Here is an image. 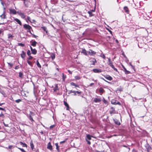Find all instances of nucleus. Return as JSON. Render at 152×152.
<instances>
[{"mask_svg": "<svg viewBox=\"0 0 152 152\" xmlns=\"http://www.w3.org/2000/svg\"><path fill=\"white\" fill-rule=\"evenodd\" d=\"M27 19L28 20H29L30 21L31 18H30L29 16H27Z\"/></svg>", "mask_w": 152, "mask_h": 152, "instance_id": "nucleus-59", "label": "nucleus"}, {"mask_svg": "<svg viewBox=\"0 0 152 152\" xmlns=\"http://www.w3.org/2000/svg\"><path fill=\"white\" fill-rule=\"evenodd\" d=\"M102 101L105 104H108V102H107V101L104 98H103V100H102Z\"/></svg>", "mask_w": 152, "mask_h": 152, "instance_id": "nucleus-31", "label": "nucleus"}, {"mask_svg": "<svg viewBox=\"0 0 152 152\" xmlns=\"http://www.w3.org/2000/svg\"><path fill=\"white\" fill-rule=\"evenodd\" d=\"M93 71L95 73H99L101 72L102 70L100 69H93Z\"/></svg>", "mask_w": 152, "mask_h": 152, "instance_id": "nucleus-11", "label": "nucleus"}, {"mask_svg": "<svg viewBox=\"0 0 152 152\" xmlns=\"http://www.w3.org/2000/svg\"><path fill=\"white\" fill-rule=\"evenodd\" d=\"M88 53L91 56L95 55L96 54V53L92 50L90 49L88 52Z\"/></svg>", "mask_w": 152, "mask_h": 152, "instance_id": "nucleus-12", "label": "nucleus"}, {"mask_svg": "<svg viewBox=\"0 0 152 152\" xmlns=\"http://www.w3.org/2000/svg\"><path fill=\"white\" fill-rule=\"evenodd\" d=\"M16 147L18 148L22 152H26V151H25L23 149L18 147L17 146H16Z\"/></svg>", "mask_w": 152, "mask_h": 152, "instance_id": "nucleus-37", "label": "nucleus"}, {"mask_svg": "<svg viewBox=\"0 0 152 152\" xmlns=\"http://www.w3.org/2000/svg\"><path fill=\"white\" fill-rule=\"evenodd\" d=\"M123 68L124 69V71L125 72V73L126 74H128L130 73V72L128 70H127L126 69L125 67L123 66Z\"/></svg>", "mask_w": 152, "mask_h": 152, "instance_id": "nucleus-21", "label": "nucleus"}, {"mask_svg": "<svg viewBox=\"0 0 152 152\" xmlns=\"http://www.w3.org/2000/svg\"><path fill=\"white\" fill-rule=\"evenodd\" d=\"M0 17L2 19H4L6 18V15H5V11H4L3 14L0 15Z\"/></svg>", "mask_w": 152, "mask_h": 152, "instance_id": "nucleus-14", "label": "nucleus"}, {"mask_svg": "<svg viewBox=\"0 0 152 152\" xmlns=\"http://www.w3.org/2000/svg\"><path fill=\"white\" fill-rule=\"evenodd\" d=\"M110 115H111L115 114L116 112L115 108L113 107H111L110 109Z\"/></svg>", "mask_w": 152, "mask_h": 152, "instance_id": "nucleus-6", "label": "nucleus"}, {"mask_svg": "<svg viewBox=\"0 0 152 152\" xmlns=\"http://www.w3.org/2000/svg\"><path fill=\"white\" fill-rule=\"evenodd\" d=\"M124 10L125 11V12L127 14H129V11L128 7L126 6H125L124 8Z\"/></svg>", "mask_w": 152, "mask_h": 152, "instance_id": "nucleus-20", "label": "nucleus"}, {"mask_svg": "<svg viewBox=\"0 0 152 152\" xmlns=\"http://www.w3.org/2000/svg\"><path fill=\"white\" fill-rule=\"evenodd\" d=\"M18 45L21 47H24L25 46V44L22 43H18Z\"/></svg>", "mask_w": 152, "mask_h": 152, "instance_id": "nucleus-40", "label": "nucleus"}, {"mask_svg": "<svg viewBox=\"0 0 152 152\" xmlns=\"http://www.w3.org/2000/svg\"><path fill=\"white\" fill-rule=\"evenodd\" d=\"M17 13L23 19L25 18L26 15L23 13L19 11L17 12Z\"/></svg>", "mask_w": 152, "mask_h": 152, "instance_id": "nucleus-5", "label": "nucleus"}, {"mask_svg": "<svg viewBox=\"0 0 152 152\" xmlns=\"http://www.w3.org/2000/svg\"><path fill=\"white\" fill-rule=\"evenodd\" d=\"M37 44V42L35 41H34L33 42H32L31 45V46L33 47H35L36 46Z\"/></svg>", "mask_w": 152, "mask_h": 152, "instance_id": "nucleus-23", "label": "nucleus"}, {"mask_svg": "<svg viewBox=\"0 0 152 152\" xmlns=\"http://www.w3.org/2000/svg\"><path fill=\"white\" fill-rule=\"evenodd\" d=\"M90 62L91 64L94 65L96 62V61L94 58H91L90 59Z\"/></svg>", "mask_w": 152, "mask_h": 152, "instance_id": "nucleus-4", "label": "nucleus"}, {"mask_svg": "<svg viewBox=\"0 0 152 152\" xmlns=\"http://www.w3.org/2000/svg\"><path fill=\"white\" fill-rule=\"evenodd\" d=\"M68 72L70 74H72V72L70 70H68Z\"/></svg>", "mask_w": 152, "mask_h": 152, "instance_id": "nucleus-63", "label": "nucleus"}, {"mask_svg": "<svg viewBox=\"0 0 152 152\" xmlns=\"http://www.w3.org/2000/svg\"><path fill=\"white\" fill-rule=\"evenodd\" d=\"M86 141L87 142V143L89 145H90L91 144V143L90 141H89L88 140H86Z\"/></svg>", "mask_w": 152, "mask_h": 152, "instance_id": "nucleus-58", "label": "nucleus"}, {"mask_svg": "<svg viewBox=\"0 0 152 152\" xmlns=\"http://www.w3.org/2000/svg\"><path fill=\"white\" fill-rule=\"evenodd\" d=\"M75 91L70 90L69 91V93L70 94L71 93H74L75 94Z\"/></svg>", "mask_w": 152, "mask_h": 152, "instance_id": "nucleus-48", "label": "nucleus"}, {"mask_svg": "<svg viewBox=\"0 0 152 152\" xmlns=\"http://www.w3.org/2000/svg\"><path fill=\"white\" fill-rule=\"evenodd\" d=\"M101 101V99L100 98H94V101L96 103L100 102Z\"/></svg>", "mask_w": 152, "mask_h": 152, "instance_id": "nucleus-18", "label": "nucleus"}, {"mask_svg": "<svg viewBox=\"0 0 152 152\" xmlns=\"http://www.w3.org/2000/svg\"><path fill=\"white\" fill-rule=\"evenodd\" d=\"M30 146H31V149L32 150H33L34 148V144L33 143L32 141H31L30 142Z\"/></svg>", "mask_w": 152, "mask_h": 152, "instance_id": "nucleus-24", "label": "nucleus"}, {"mask_svg": "<svg viewBox=\"0 0 152 152\" xmlns=\"http://www.w3.org/2000/svg\"><path fill=\"white\" fill-rule=\"evenodd\" d=\"M58 90V86L57 84H55V87L53 88V90L54 91H56L57 90Z\"/></svg>", "mask_w": 152, "mask_h": 152, "instance_id": "nucleus-27", "label": "nucleus"}, {"mask_svg": "<svg viewBox=\"0 0 152 152\" xmlns=\"http://www.w3.org/2000/svg\"><path fill=\"white\" fill-rule=\"evenodd\" d=\"M62 78H63V80H64L65 79V78L66 77V76H65L64 75V74L63 73H62Z\"/></svg>", "mask_w": 152, "mask_h": 152, "instance_id": "nucleus-52", "label": "nucleus"}, {"mask_svg": "<svg viewBox=\"0 0 152 152\" xmlns=\"http://www.w3.org/2000/svg\"><path fill=\"white\" fill-rule=\"evenodd\" d=\"M19 66H17L15 68V69H19Z\"/></svg>", "mask_w": 152, "mask_h": 152, "instance_id": "nucleus-56", "label": "nucleus"}, {"mask_svg": "<svg viewBox=\"0 0 152 152\" xmlns=\"http://www.w3.org/2000/svg\"><path fill=\"white\" fill-rule=\"evenodd\" d=\"M29 118L30 120H31L32 122L34 121L32 116L31 115H29Z\"/></svg>", "mask_w": 152, "mask_h": 152, "instance_id": "nucleus-42", "label": "nucleus"}, {"mask_svg": "<svg viewBox=\"0 0 152 152\" xmlns=\"http://www.w3.org/2000/svg\"><path fill=\"white\" fill-rule=\"evenodd\" d=\"M36 64H37V66L39 68H41V65H40V64L38 61L37 60V62H36Z\"/></svg>", "mask_w": 152, "mask_h": 152, "instance_id": "nucleus-28", "label": "nucleus"}, {"mask_svg": "<svg viewBox=\"0 0 152 152\" xmlns=\"http://www.w3.org/2000/svg\"><path fill=\"white\" fill-rule=\"evenodd\" d=\"M55 145L56 146V149L58 151V152H59V146L58 145V144L57 143H56L55 144Z\"/></svg>", "mask_w": 152, "mask_h": 152, "instance_id": "nucleus-29", "label": "nucleus"}, {"mask_svg": "<svg viewBox=\"0 0 152 152\" xmlns=\"http://www.w3.org/2000/svg\"><path fill=\"white\" fill-rule=\"evenodd\" d=\"M86 137L89 140H90L91 139L92 136L89 134H88L87 135Z\"/></svg>", "mask_w": 152, "mask_h": 152, "instance_id": "nucleus-35", "label": "nucleus"}, {"mask_svg": "<svg viewBox=\"0 0 152 152\" xmlns=\"http://www.w3.org/2000/svg\"><path fill=\"white\" fill-rule=\"evenodd\" d=\"M8 65L11 68H12V66L13 65V64H12L8 63Z\"/></svg>", "mask_w": 152, "mask_h": 152, "instance_id": "nucleus-47", "label": "nucleus"}, {"mask_svg": "<svg viewBox=\"0 0 152 152\" xmlns=\"http://www.w3.org/2000/svg\"><path fill=\"white\" fill-rule=\"evenodd\" d=\"M27 54L28 56H29L31 54V53L29 50H28L27 51Z\"/></svg>", "mask_w": 152, "mask_h": 152, "instance_id": "nucleus-46", "label": "nucleus"}, {"mask_svg": "<svg viewBox=\"0 0 152 152\" xmlns=\"http://www.w3.org/2000/svg\"><path fill=\"white\" fill-rule=\"evenodd\" d=\"M51 57L52 58V60H53L55 58V55L53 53L51 55Z\"/></svg>", "mask_w": 152, "mask_h": 152, "instance_id": "nucleus-38", "label": "nucleus"}, {"mask_svg": "<svg viewBox=\"0 0 152 152\" xmlns=\"http://www.w3.org/2000/svg\"><path fill=\"white\" fill-rule=\"evenodd\" d=\"M47 148L51 151H52L53 150V147L51 145L50 142H49L48 143Z\"/></svg>", "mask_w": 152, "mask_h": 152, "instance_id": "nucleus-10", "label": "nucleus"}, {"mask_svg": "<svg viewBox=\"0 0 152 152\" xmlns=\"http://www.w3.org/2000/svg\"><path fill=\"white\" fill-rule=\"evenodd\" d=\"M104 91V90L102 88H100L99 89V92L100 95H102Z\"/></svg>", "mask_w": 152, "mask_h": 152, "instance_id": "nucleus-19", "label": "nucleus"}, {"mask_svg": "<svg viewBox=\"0 0 152 152\" xmlns=\"http://www.w3.org/2000/svg\"><path fill=\"white\" fill-rule=\"evenodd\" d=\"M76 93H77L78 94H80L81 93V92L77 91H75V95H76Z\"/></svg>", "mask_w": 152, "mask_h": 152, "instance_id": "nucleus-51", "label": "nucleus"}, {"mask_svg": "<svg viewBox=\"0 0 152 152\" xmlns=\"http://www.w3.org/2000/svg\"><path fill=\"white\" fill-rule=\"evenodd\" d=\"M55 126V125H51L50 127V129H52Z\"/></svg>", "mask_w": 152, "mask_h": 152, "instance_id": "nucleus-49", "label": "nucleus"}, {"mask_svg": "<svg viewBox=\"0 0 152 152\" xmlns=\"http://www.w3.org/2000/svg\"><path fill=\"white\" fill-rule=\"evenodd\" d=\"M13 146L12 145H9V146L8 148L10 149H11L12 148V147Z\"/></svg>", "mask_w": 152, "mask_h": 152, "instance_id": "nucleus-62", "label": "nucleus"}, {"mask_svg": "<svg viewBox=\"0 0 152 152\" xmlns=\"http://www.w3.org/2000/svg\"><path fill=\"white\" fill-rule=\"evenodd\" d=\"M100 56L101 57H102V58H104V59H105V58H106V57H105V55H104V54H103V53H102L101 54V55Z\"/></svg>", "mask_w": 152, "mask_h": 152, "instance_id": "nucleus-36", "label": "nucleus"}, {"mask_svg": "<svg viewBox=\"0 0 152 152\" xmlns=\"http://www.w3.org/2000/svg\"><path fill=\"white\" fill-rule=\"evenodd\" d=\"M21 101V99H18L15 101V102L17 103H19Z\"/></svg>", "mask_w": 152, "mask_h": 152, "instance_id": "nucleus-45", "label": "nucleus"}, {"mask_svg": "<svg viewBox=\"0 0 152 152\" xmlns=\"http://www.w3.org/2000/svg\"><path fill=\"white\" fill-rule=\"evenodd\" d=\"M104 77L106 79L110 81L111 80L113 79L112 77L109 75L104 76Z\"/></svg>", "mask_w": 152, "mask_h": 152, "instance_id": "nucleus-13", "label": "nucleus"}, {"mask_svg": "<svg viewBox=\"0 0 152 152\" xmlns=\"http://www.w3.org/2000/svg\"><path fill=\"white\" fill-rule=\"evenodd\" d=\"M88 13L89 14V16L91 17L94 16L91 11H89L88 12Z\"/></svg>", "mask_w": 152, "mask_h": 152, "instance_id": "nucleus-41", "label": "nucleus"}, {"mask_svg": "<svg viewBox=\"0 0 152 152\" xmlns=\"http://www.w3.org/2000/svg\"><path fill=\"white\" fill-rule=\"evenodd\" d=\"M33 57H32V56H29V57H28V60H31V59H32V58H33Z\"/></svg>", "mask_w": 152, "mask_h": 152, "instance_id": "nucleus-53", "label": "nucleus"}, {"mask_svg": "<svg viewBox=\"0 0 152 152\" xmlns=\"http://www.w3.org/2000/svg\"><path fill=\"white\" fill-rule=\"evenodd\" d=\"M116 102V104H118L119 105H121V103L118 101H117V102Z\"/></svg>", "mask_w": 152, "mask_h": 152, "instance_id": "nucleus-57", "label": "nucleus"}, {"mask_svg": "<svg viewBox=\"0 0 152 152\" xmlns=\"http://www.w3.org/2000/svg\"><path fill=\"white\" fill-rule=\"evenodd\" d=\"M14 18V20L18 24H19L20 25H22V23L20 20L18 18Z\"/></svg>", "mask_w": 152, "mask_h": 152, "instance_id": "nucleus-17", "label": "nucleus"}, {"mask_svg": "<svg viewBox=\"0 0 152 152\" xmlns=\"http://www.w3.org/2000/svg\"><path fill=\"white\" fill-rule=\"evenodd\" d=\"M113 121L114 122L115 124L118 126H119L121 124V123L119 121L116 119H113Z\"/></svg>", "mask_w": 152, "mask_h": 152, "instance_id": "nucleus-9", "label": "nucleus"}, {"mask_svg": "<svg viewBox=\"0 0 152 152\" xmlns=\"http://www.w3.org/2000/svg\"><path fill=\"white\" fill-rule=\"evenodd\" d=\"M129 64V65L131 66L132 68V69H134V68H135L134 67L132 64L131 63H130Z\"/></svg>", "mask_w": 152, "mask_h": 152, "instance_id": "nucleus-50", "label": "nucleus"}, {"mask_svg": "<svg viewBox=\"0 0 152 152\" xmlns=\"http://www.w3.org/2000/svg\"><path fill=\"white\" fill-rule=\"evenodd\" d=\"M75 80H80V77L78 76H75Z\"/></svg>", "mask_w": 152, "mask_h": 152, "instance_id": "nucleus-43", "label": "nucleus"}, {"mask_svg": "<svg viewBox=\"0 0 152 152\" xmlns=\"http://www.w3.org/2000/svg\"><path fill=\"white\" fill-rule=\"evenodd\" d=\"M108 59V62H107V64L110 66L112 68H113L114 71L116 72H118V71L117 69L115 68L113 64V62L112 61H111V60L110 58H107Z\"/></svg>", "mask_w": 152, "mask_h": 152, "instance_id": "nucleus-1", "label": "nucleus"}, {"mask_svg": "<svg viewBox=\"0 0 152 152\" xmlns=\"http://www.w3.org/2000/svg\"><path fill=\"white\" fill-rule=\"evenodd\" d=\"M101 79H102L103 80H104V81H105V82H107V83H110V82H108V81H107L106 80H105V79H104V78H103L102 77V78H101Z\"/></svg>", "mask_w": 152, "mask_h": 152, "instance_id": "nucleus-54", "label": "nucleus"}, {"mask_svg": "<svg viewBox=\"0 0 152 152\" xmlns=\"http://www.w3.org/2000/svg\"><path fill=\"white\" fill-rule=\"evenodd\" d=\"M4 124L6 127H8L9 126L8 124H5L4 122Z\"/></svg>", "mask_w": 152, "mask_h": 152, "instance_id": "nucleus-60", "label": "nucleus"}, {"mask_svg": "<svg viewBox=\"0 0 152 152\" xmlns=\"http://www.w3.org/2000/svg\"><path fill=\"white\" fill-rule=\"evenodd\" d=\"M23 28L26 29L31 30L32 29L31 27L29 25L25 24L23 25Z\"/></svg>", "mask_w": 152, "mask_h": 152, "instance_id": "nucleus-3", "label": "nucleus"}, {"mask_svg": "<svg viewBox=\"0 0 152 152\" xmlns=\"http://www.w3.org/2000/svg\"><path fill=\"white\" fill-rule=\"evenodd\" d=\"M64 105L66 107V110H69V107L68 104L65 101H64Z\"/></svg>", "mask_w": 152, "mask_h": 152, "instance_id": "nucleus-16", "label": "nucleus"}, {"mask_svg": "<svg viewBox=\"0 0 152 152\" xmlns=\"http://www.w3.org/2000/svg\"><path fill=\"white\" fill-rule=\"evenodd\" d=\"M23 74L21 72H19V76L21 78H22L23 77Z\"/></svg>", "mask_w": 152, "mask_h": 152, "instance_id": "nucleus-39", "label": "nucleus"}, {"mask_svg": "<svg viewBox=\"0 0 152 152\" xmlns=\"http://www.w3.org/2000/svg\"><path fill=\"white\" fill-rule=\"evenodd\" d=\"M145 146L146 149L147 151L148 152H149L152 149L151 147L148 143L146 144L145 145Z\"/></svg>", "mask_w": 152, "mask_h": 152, "instance_id": "nucleus-2", "label": "nucleus"}, {"mask_svg": "<svg viewBox=\"0 0 152 152\" xmlns=\"http://www.w3.org/2000/svg\"><path fill=\"white\" fill-rule=\"evenodd\" d=\"M30 48L32 53L34 55L36 54L37 53V50L35 49H33L31 46H30Z\"/></svg>", "mask_w": 152, "mask_h": 152, "instance_id": "nucleus-7", "label": "nucleus"}, {"mask_svg": "<svg viewBox=\"0 0 152 152\" xmlns=\"http://www.w3.org/2000/svg\"><path fill=\"white\" fill-rule=\"evenodd\" d=\"M70 84L71 86H75V87H79V86L78 85L75 84V83L73 82H71L70 83Z\"/></svg>", "mask_w": 152, "mask_h": 152, "instance_id": "nucleus-26", "label": "nucleus"}, {"mask_svg": "<svg viewBox=\"0 0 152 152\" xmlns=\"http://www.w3.org/2000/svg\"><path fill=\"white\" fill-rule=\"evenodd\" d=\"M20 55H21V57L22 58L24 59L25 57L26 56V54L24 51L22 50V53L20 54Z\"/></svg>", "mask_w": 152, "mask_h": 152, "instance_id": "nucleus-15", "label": "nucleus"}, {"mask_svg": "<svg viewBox=\"0 0 152 152\" xmlns=\"http://www.w3.org/2000/svg\"><path fill=\"white\" fill-rule=\"evenodd\" d=\"M8 38H13V36L11 34H8Z\"/></svg>", "mask_w": 152, "mask_h": 152, "instance_id": "nucleus-44", "label": "nucleus"}, {"mask_svg": "<svg viewBox=\"0 0 152 152\" xmlns=\"http://www.w3.org/2000/svg\"><path fill=\"white\" fill-rule=\"evenodd\" d=\"M94 83H91L88 86H91L92 85H94Z\"/></svg>", "mask_w": 152, "mask_h": 152, "instance_id": "nucleus-61", "label": "nucleus"}, {"mask_svg": "<svg viewBox=\"0 0 152 152\" xmlns=\"http://www.w3.org/2000/svg\"><path fill=\"white\" fill-rule=\"evenodd\" d=\"M122 146L124 147H126V148H128L129 149V150H130V149L126 145H122Z\"/></svg>", "mask_w": 152, "mask_h": 152, "instance_id": "nucleus-55", "label": "nucleus"}, {"mask_svg": "<svg viewBox=\"0 0 152 152\" xmlns=\"http://www.w3.org/2000/svg\"><path fill=\"white\" fill-rule=\"evenodd\" d=\"M27 62L29 65L32 66V63L31 61H29L28 60H27Z\"/></svg>", "mask_w": 152, "mask_h": 152, "instance_id": "nucleus-33", "label": "nucleus"}, {"mask_svg": "<svg viewBox=\"0 0 152 152\" xmlns=\"http://www.w3.org/2000/svg\"><path fill=\"white\" fill-rule=\"evenodd\" d=\"M117 101L114 100H112L111 101V103L112 104L115 105L116 104V102Z\"/></svg>", "mask_w": 152, "mask_h": 152, "instance_id": "nucleus-30", "label": "nucleus"}, {"mask_svg": "<svg viewBox=\"0 0 152 152\" xmlns=\"http://www.w3.org/2000/svg\"><path fill=\"white\" fill-rule=\"evenodd\" d=\"M9 10L10 11V14H13L14 15H15L16 14L17 12L14 9H9Z\"/></svg>", "mask_w": 152, "mask_h": 152, "instance_id": "nucleus-8", "label": "nucleus"}, {"mask_svg": "<svg viewBox=\"0 0 152 152\" xmlns=\"http://www.w3.org/2000/svg\"><path fill=\"white\" fill-rule=\"evenodd\" d=\"M51 1L53 4H55L57 2V0H51Z\"/></svg>", "mask_w": 152, "mask_h": 152, "instance_id": "nucleus-34", "label": "nucleus"}, {"mask_svg": "<svg viewBox=\"0 0 152 152\" xmlns=\"http://www.w3.org/2000/svg\"><path fill=\"white\" fill-rule=\"evenodd\" d=\"M20 143L21 145H23V147H26V148L27 147V145L26 143H23L22 142H20Z\"/></svg>", "mask_w": 152, "mask_h": 152, "instance_id": "nucleus-25", "label": "nucleus"}, {"mask_svg": "<svg viewBox=\"0 0 152 152\" xmlns=\"http://www.w3.org/2000/svg\"><path fill=\"white\" fill-rule=\"evenodd\" d=\"M82 53H83L85 55L87 56L88 55L87 52L85 49H82L81 51Z\"/></svg>", "mask_w": 152, "mask_h": 152, "instance_id": "nucleus-22", "label": "nucleus"}, {"mask_svg": "<svg viewBox=\"0 0 152 152\" xmlns=\"http://www.w3.org/2000/svg\"><path fill=\"white\" fill-rule=\"evenodd\" d=\"M0 110H4L5 109L4 108L0 107Z\"/></svg>", "mask_w": 152, "mask_h": 152, "instance_id": "nucleus-64", "label": "nucleus"}, {"mask_svg": "<svg viewBox=\"0 0 152 152\" xmlns=\"http://www.w3.org/2000/svg\"><path fill=\"white\" fill-rule=\"evenodd\" d=\"M41 28L44 31H45L46 33H47V28L45 26H42Z\"/></svg>", "mask_w": 152, "mask_h": 152, "instance_id": "nucleus-32", "label": "nucleus"}]
</instances>
